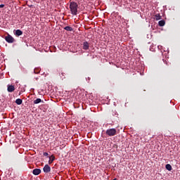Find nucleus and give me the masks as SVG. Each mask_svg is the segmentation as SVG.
<instances>
[{
	"label": "nucleus",
	"instance_id": "nucleus-11",
	"mask_svg": "<svg viewBox=\"0 0 180 180\" xmlns=\"http://www.w3.org/2000/svg\"><path fill=\"white\" fill-rule=\"evenodd\" d=\"M23 102V101L22 100V99H20V98H17L16 100H15V103L17 104V105H22V103Z\"/></svg>",
	"mask_w": 180,
	"mask_h": 180
},
{
	"label": "nucleus",
	"instance_id": "nucleus-8",
	"mask_svg": "<svg viewBox=\"0 0 180 180\" xmlns=\"http://www.w3.org/2000/svg\"><path fill=\"white\" fill-rule=\"evenodd\" d=\"M15 36H22L23 34V32L20 30H16L15 32Z\"/></svg>",
	"mask_w": 180,
	"mask_h": 180
},
{
	"label": "nucleus",
	"instance_id": "nucleus-19",
	"mask_svg": "<svg viewBox=\"0 0 180 180\" xmlns=\"http://www.w3.org/2000/svg\"><path fill=\"white\" fill-rule=\"evenodd\" d=\"M113 180H116V179H114Z\"/></svg>",
	"mask_w": 180,
	"mask_h": 180
},
{
	"label": "nucleus",
	"instance_id": "nucleus-2",
	"mask_svg": "<svg viewBox=\"0 0 180 180\" xmlns=\"http://www.w3.org/2000/svg\"><path fill=\"white\" fill-rule=\"evenodd\" d=\"M117 130L115 128L108 129L105 131V134L109 136L110 137H113V136H116Z\"/></svg>",
	"mask_w": 180,
	"mask_h": 180
},
{
	"label": "nucleus",
	"instance_id": "nucleus-9",
	"mask_svg": "<svg viewBox=\"0 0 180 180\" xmlns=\"http://www.w3.org/2000/svg\"><path fill=\"white\" fill-rule=\"evenodd\" d=\"M49 164H52L53 163V161H54L56 160V157L53 156V155H51L50 157H49Z\"/></svg>",
	"mask_w": 180,
	"mask_h": 180
},
{
	"label": "nucleus",
	"instance_id": "nucleus-16",
	"mask_svg": "<svg viewBox=\"0 0 180 180\" xmlns=\"http://www.w3.org/2000/svg\"><path fill=\"white\" fill-rule=\"evenodd\" d=\"M43 155H44V157H49V153H48L47 152H44V153H43Z\"/></svg>",
	"mask_w": 180,
	"mask_h": 180
},
{
	"label": "nucleus",
	"instance_id": "nucleus-17",
	"mask_svg": "<svg viewBox=\"0 0 180 180\" xmlns=\"http://www.w3.org/2000/svg\"><path fill=\"white\" fill-rule=\"evenodd\" d=\"M5 7V4H0V8H4Z\"/></svg>",
	"mask_w": 180,
	"mask_h": 180
},
{
	"label": "nucleus",
	"instance_id": "nucleus-7",
	"mask_svg": "<svg viewBox=\"0 0 180 180\" xmlns=\"http://www.w3.org/2000/svg\"><path fill=\"white\" fill-rule=\"evenodd\" d=\"M33 175H40L41 174V169H34L32 171Z\"/></svg>",
	"mask_w": 180,
	"mask_h": 180
},
{
	"label": "nucleus",
	"instance_id": "nucleus-14",
	"mask_svg": "<svg viewBox=\"0 0 180 180\" xmlns=\"http://www.w3.org/2000/svg\"><path fill=\"white\" fill-rule=\"evenodd\" d=\"M41 100L40 98H37L36 100L34 101V104L37 105V103H41Z\"/></svg>",
	"mask_w": 180,
	"mask_h": 180
},
{
	"label": "nucleus",
	"instance_id": "nucleus-5",
	"mask_svg": "<svg viewBox=\"0 0 180 180\" xmlns=\"http://www.w3.org/2000/svg\"><path fill=\"white\" fill-rule=\"evenodd\" d=\"M82 49L83 50H89V43L88 41L83 42Z\"/></svg>",
	"mask_w": 180,
	"mask_h": 180
},
{
	"label": "nucleus",
	"instance_id": "nucleus-18",
	"mask_svg": "<svg viewBox=\"0 0 180 180\" xmlns=\"http://www.w3.org/2000/svg\"><path fill=\"white\" fill-rule=\"evenodd\" d=\"M65 73H62V75H63V78H65V76L64 75Z\"/></svg>",
	"mask_w": 180,
	"mask_h": 180
},
{
	"label": "nucleus",
	"instance_id": "nucleus-4",
	"mask_svg": "<svg viewBox=\"0 0 180 180\" xmlns=\"http://www.w3.org/2000/svg\"><path fill=\"white\" fill-rule=\"evenodd\" d=\"M43 171L44 172H45V174H48V172H50V171H51V167H50L49 165H45L43 168Z\"/></svg>",
	"mask_w": 180,
	"mask_h": 180
},
{
	"label": "nucleus",
	"instance_id": "nucleus-12",
	"mask_svg": "<svg viewBox=\"0 0 180 180\" xmlns=\"http://www.w3.org/2000/svg\"><path fill=\"white\" fill-rule=\"evenodd\" d=\"M165 168L167 171H172V166L169 164L166 165Z\"/></svg>",
	"mask_w": 180,
	"mask_h": 180
},
{
	"label": "nucleus",
	"instance_id": "nucleus-6",
	"mask_svg": "<svg viewBox=\"0 0 180 180\" xmlns=\"http://www.w3.org/2000/svg\"><path fill=\"white\" fill-rule=\"evenodd\" d=\"M7 91L8 92H13L15 91V86L8 84L7 86Z\"/></svg>",
	"mask_w": 180,
	"mask_h": 180
},
{
	"label": "nucleus",
	"instance_id": "nucleus-10",
	"mask_svg": "<svg viewBox=\"0 0 180 180\" xmlns=\"http://www.w3.org/2000/svg\"><path fill=\"white\" fill-rule=\"evenodd\" d=\"M65 30H67V32H72L74 29H72L70 26H66L64 27Z\"/></svg>",
	"mask_w": 180,
	"mask_h": 180
},
{
	"label": "nucleus",
	"instance_id": "nucleus-3",
	"mask_svg": "<svg viewBox=\"0 0 180 180\" xmlns=\"http://www.w3.org/2000/svg\"><path fill=\"white\" fill-rule=\"evenodd\" d=\"M5 40L7 41V43H14L15 39L13 38L11 35L8 34L6 37H5Z\"/></svg>",
	"mask_w": 180,
	"mask_h": 180
},
{
	"label": "nucleus",
	"instance_id": "nucleus-13",
	"mask_svg": "<svg viewBox=\"0 0 180 180\" xmlns=\"http://www.w3.org/2000/svg\"><path fill=\"white\" fill-rule=\"evenodd\" d=\"M159 26H165V21L164 20L159 21L158 22Z\"/></svg>",
	"mask_w": 180,
	"mask_h": 180
},
{
	"label": "nucleus",
	"instance_id": "nucleus-15",
	"mask_svg": "<svg viewBox=\"0 0 180 180\" xmlns=\"http://www.w3.org/2000/svg\"><path fill=\"white\" fill-rule=\"evenodd\" d=\"M155 20H160V19H161V15H160V13H157V14L155 15Z\"/></svg>",
	"mask_w": 180,
	"mask_h": 180
},
{
	"label": "nucleus",
	"instance_id": "nucleus-1",
	"mask_svg": "<svg viewBox=\"0 0 180 180\" xmlns=\"http://www.w3.org/2000/svg\"><path fill=\"white\" fill-rule=\"evenodd\" d=\"M70 9L72 15H77V13H78V4H77V2H70Z\"/></svg>",
	"mask_w": 180,
	"mask_h": 180
}]
</instances>
